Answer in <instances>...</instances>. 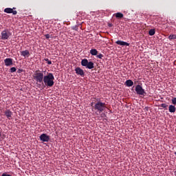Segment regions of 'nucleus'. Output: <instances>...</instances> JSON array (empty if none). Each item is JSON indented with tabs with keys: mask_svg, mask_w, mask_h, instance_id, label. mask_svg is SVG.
Masks as SVG:
<instances>
[{
	"mask_svg": "<svg viewBox=\"0 0 176 176\" xmlns=\"http://www.w3.org/2000/svg\"><path fill=\"white\" fill-rule=\"evenodd\" d=\"M44 87H53L54 86V76L52 73H47L44 76V80L43 81Z\"/></svg>",
	"mask_w": 176,
	"mask_h": 176,
	"instance_id": "obj_1",
	"label": "nucleus"
},
{
	"mask_svg": "<svg viewBox=\"0 0 176 176\" xmlns=\"http://www.w3.org/2000/svg\"><path fill=\"white\" fill-rule=\"evenodd\" d=\"M33 78L34 80L36 82L37 87H42V85H43V80L45 78L43 73L39 72V70H36L33 75Z\"/></svg>",
	"mask_w": 176,
	"mask_h": 176,
	"instance_id": "obj_2",
	"label": "nucleus"
},
{
	"mask_svg": "<svg viewBox=\"0 0 176 176\" xmlns=\"http://www.w3.org/2000/svg\"><path fill=\"white\" fill-rule=\"evenodd\" d=\"M94 108L95 111H97V112L101 113V112H104V111H105L107 109V104H105V102H98L95 104Z\"/></svg>",
	"mask_w": 176,
	"mask_h": 176,
	"instance_id": "obj_3",
	"label": "nucleus"
},
{
	"mask_svg": "<svg viewBox=\"0 0 176 176\" xmlns=\"http://www.w3.org/2000/svg\"><path fill=\"white\" fill-rule=\"evenodd\" d=\"M81 65L82 67H85L88 69H93V68H94V63L92 61L89 62V60L86 58L81 60Z\"/></svg>",
	"mask_w": 176,
	"mask_h": 176,
	"instance_id": "obj_4",
	"label": "nucleus"
},
{
	"mask_svg": "<svg viewBox=\"0 0 176 176\" xmlns=\"http://www.w3.org/2000/svg\"><path fill=\"white\" fill-rule=\"evenodd\" d=\"M1 38L3 41H6L12 36V33L9 31V30L6 29L3 30L1 33Z\"/></svg>",
	"mask_w": 176,
	"mask_h": 176,
	"instance_id": "obj_5",
	"label": "nucleus"
},
{
	"mask_svg": "<svg viewBox=\"0 0 176 176\" xmlns=\"http://www.w3.org/2000/svg\"><path fill=\"white\" fill-rule=\"evenodd\" d=\"M135 90L137 94H138L139 96H144V94H146V93L145 92V89H144L140 85H136Z\"/></svg>",
	"mask_w": 176,
	"mask_h": 176,
	"instance_id": "obj_6",
	"label": "nucleus"
},
{
	"mask_svg": "<svg viewBox=\"0 0 176 176\" xmlns=\"http://www.w3.org/2000/svg\"><path fill=\"white\" fill-rule=\"evenodd\" d=\"M40 140L43 142H49L50 136L47 135L46 133H43L40 135Z\"/></svg>",
	"mask_w": 176,
	"mask_h": 176,
	"instance_id": "obj_7",
	"label": "nucleus"
},
{
	"mask_svg": "<svg viewBox=\"0 0 176 176\" xmlns=\"http://www.w3.org/2000/svg\"><path fill=\"white\" fill-rule=\"evenodd\" d=\"M4 63L6 67H11V65H13V59L7 58L4 60Z\"/></svg>",
	"mask_w": 176,
	"mask_h": 176,
	"instance_id": "obj_8",
	"label": "nucleus"
},
{
	"mask_svg": "<svg viewBox=\"0 0 176 176\" xmlns=\"http://www.w3.org/2000/svg\"><path fill=\"white\" fill-rule=\"evenodd\" d=\"M76 74L77 75H80V76H85V71L82 69L80 67H78L75 69Z\"/></svg>",
	"mask_w": 176,
	"mask_h": 176,
	"instance_id": "obj_9",
	"label": "nucleus"
},
{
	"mask_svg": "<svg viewBox=\"0 0 176 176\" xmlns=\"http://www.w3.org/2000/svg\"><path fill=\"white\" fill-rule=\"evenodd\" d=\"M16 9V8H7L4 10L5 13H12V14H17V12L16 10H13Z\"/></svg>",
	"mask_w": 176,
	"mask_h": 176,
	"instance_id": "obj_10",
	"label": "nucleus"
},
{
	"mask_svg": "<svg viewBox=\"0 0 176 176\" xmlns=\"http://www.w3.org/2000/svg\"><path fill=\"white\" fill-rule=\"evenodd\" d=\"M6 118L8 119V120H10L12 119V116H13V112H12V111H10V109H7L5 112H4Z\"/></svg>",
	"mask_w": 176,
	"mask_h": 176,
	"instance_id": "obj_11",
	"label": "nucleus"
},
{
	"mask_svg": "<svg viewBox=\"0 0 176 176\" xmlns=\"http://www.w3.org/2000/svg\"><path fill=\"white\" fill-rule=\"evenodd\" d=\"M116 43L120 46H130V43L122 41H117Z\"/></svg>",
	"mask_w": 176,
	"mask_h": 176,
	"instance_id": "obj_12",
	"label": "nucleus"
},
{
	"mask_svg": "<svg viewBox=\"0 0 176 176\" xmlns=\"http://www.w3.org/2000/svg\"><path fill=\"white\" fill-rule=\"evenodd\" d=\"M21 56H23V57H30V51L25 50L24 51L21 52Z\"/></svg>",
	"mask_w": 176,
	"mask_h": 176,
	"instance_id": "obj_13",
	"label": "nucleus"
},
{
	"mask_svg": "<svg viewBox=\"0 0 176 176\" xmlns=\"http://www.w3.org/2000/svg\"><path fill=\"white\" fill-rule=\"evenodd\" d=\"M125 85L126 86H127L128 87H131V86H133L134 85V82H133V80H127L125 82Z\"/></svg>",
	"mask_w": 176,
	"mask_h": 176,
	"instance_id": "obj_14",
	"label": "nucleus"
},
{
	"mask_svg": "<svg viewBox=\"0 0 176 176\" xmlns=\"http://www.w3.org/2000/svg\"><path fill=\"white\" fill-rule=\"evenodd\" d=\"M90 54H91V56H97V54H98V51H97L96 49H91L89 51Z\"/></svg>",
	"mask_w": 176,
	"mask_h": 176,
	"instance_id": "obj_15",
	"label": "nucleus"
},
{
	"mask_svg": "<svg viewBox=\"0 0 176 176\" xmlns=\"http://www.w3.org/2000/svg\"><path fill=\"white\" fill-rule=\"evenodd\" d=\"M116 17V19H123V14L122 12H117L113 14Z\"/></svg>",
	"mask_w": 176,
	"mask_h": 176,
	"instance_id": "obj_16",
	"label": "nucleus"
},
{
	"mask_svg": "<svg viewBox=\"0 0 176 176\" xmlns=\"http://www.w3.org/2000/svg\"><path fill=\"white\" fill-rule=\"evenodd\" d=\"M169 112L174 113L175 112V106L173 104L169 105Z\"/></svg>",
	"mask_w": 176,
	"mask_h": 176,
	"instance_id": "obj_17",
	"label": "nucleus"
},
{
	"mask_svg": "<svg viewBox=\"0 0 176 176\" xmlns=\"http://www.w3.org/2000/svg\"><path fill=\"white\" fill-rule=\"evenodd\" d=\"M155 34H156V30L155 29H151L148 31V34L150 35V36H153Z\"/></svg>",
	"mask_w": 176,
	"mask_h": 176,
	"instance_id": "obj_18",
	"label": "nucleus"
},
{
	"mask_svg": "<svg viewBox=\"0 0 176 176\" xmlns=\"http://www.w3.org/2000/svg\"><path fill=\"white\" fill-rule=\"evenodd\" d=\"M173 39H176V35L175 34H170L168 36V40L169 41H173Z\"/></svg>",
	"mask_w": 176,
	"mask_h": 176,
	"instance_id": "obj_19",
	"label": "nucleus"
},
{
	"mask_svg": "<svg viewBox=\"0 0 176 176\" xmlns=\"http://www.w3.org/2000/svg\"><path fill=\"white\" fill-rule=\"evenodd\" d=\"M16 67H11L10 69V72H11V73L16 72Z\"/></svg>",
	"mask_w": 176,
	"mask_h": 176,
	"instance_id": "obj_20",
	"label": "nucleus"
},
{
	"mask_svg": "<svg viewBox=\"0 0 176 176\" xmlns=\"http://www.w3.org/2000/svg\"><path fill=\"white\" fill-rule=\"evenodd\" d=\"M45 61H47L48 65H51L52 60H50L49 58H45Z\"/></svg>",
	"mask_w": 176,
	"mask_h": 176,
	"instance_id": "obj_21",
	"label": "nucleus"
},
{
	"mask_svg": "<svg viewBox=\"0 0 176 176\" xmlns=\"http://www.w3.org/2000/svg\"><path fill=\"white\" fill-rule=\"evenodd\" d=\"M172 104H173V105H176V98H173L172 99Z\"/></svg>",
	"mask_w": 176,
	"mask_h": 176,
	"instance_id": "obj_22",
	"label": "nucleus"
},
{
	"mask_svg": "<svg viewBox=\"0 0 176 176\" xmlns=\"http://www.w3.org/2000/svg\"><path fill=\"white\" fill-rule=\"evenodd\" d=\"M102 57H104V55H102V54H99L98 55H97L98 58H102Z\"/></svg>",
	"mask_w": 176,
	"mask_h": 176,
	"instance_id": "obj_23",
	"label": "nucleus"
},
{
	"mask_svg": "<svg viewBox=\"0 0 176 176\" xmlns=\"http://www.w3.org/2000/svg\"><path fill=\"white\" fill-rule=\"evenodd\" d=\"M161 107H162V108H167V104H166L165 103H162V104H161Z\"/></svg>",
	"mask_w": 176,
	"mask_h": 176,
	"instance_id": "obj_24",
	"label": "nucleus"
},
{
	"mask_svg": "<svg viewBox=\"0 0 176 176\" xmlns=\"http://www.w3.org/2000/svg\"><path fill=\"white\" fill-rule=\"evenodd\" d=\"M45 36L46 39H49L50 38V34H45Z\"/></svg>",
	"mask_w": 176,
	"mask_h": 176,
	"instance_id": "obj_25",
	"label": "nucleus"
},
{
	"mask_svg": "<svg viewBox=\"0 0 176 176\" xmlns=\"http://www.w3.org/2000/svg\"><path fill=\"white\" fill-rule=\"evenodd\" d=\"M1 176H12V175H8V174L6 173H3L1 175Z\"/></svg>",
	"mask_w": 176,
	"mask_h": 176,
	"instance_id": "obj_26",
	"label": "nucleus"
},
{
	"mask_svg": "<svg viewBox=\"0 0 176 176\" xmlns=\"http://www.w3.org/2000/svg\"><path fill=\"white\" fill-rule=\"evenodd\" d=\"M19 72H23V69H19Z\"/></svg>",
	"mask_w": 176,
	"mask_h": 176,
	"instance_id": "obj_27",
	"label": "nucleus"
},
{
	"mask_svg": "<svg viewBox=\"0 0 176 176\" xmlns=\"http://www.w3.org/2000/svg\"><path fill=\"white\" fill-rule=\"evenodd\" d=\"M2 135V134L1 133V132H0V137Z\"/></svg>",
	"mask_w": 176,
	"mask_h": 176,
	"instance_id": "obj_28",
	"label": "nucleus"
},
{
	"mask_svg": "<svg viewBox=\"0 0 176 176\" xmlns=\"http://www.w3.org/2000/svg\"><path fill=\"white\" fill-rule=\"evenodd\" d=\"M175 155H176V152L175 153Z\"/></svg>",
	"mask_w": 176,
	"mask_h": 176,
	"instance_id": "obj_29",
	"label": "nucleus"
}]
</instances>
